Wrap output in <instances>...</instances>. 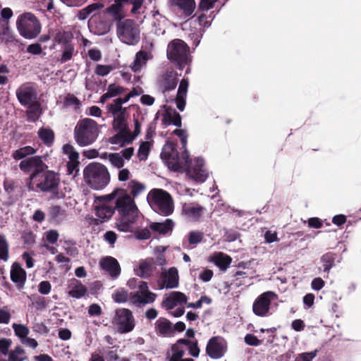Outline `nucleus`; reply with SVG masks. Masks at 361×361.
<instances>
[{
	"label": "nucleus",
	"mask_w": 361,
	"mask_h": 361,
	"mask_svg": "<svg viewBox=\"0 0 361 361\" xmlns=\"http://www.w3.org/2000/svg\"><path fill=\"white\" fill-rule=\"evenodd\" d=\"M112 126L114 130L129 129L126 119V111L114 115Z\"/></svg>",
	"instance_id": "c9c22d12"
},
{
	"label": "nucleus",
	"mask_w": 361,
	"mask_h": 361,
	"mask_svg": "<svg viewBox=\"0 0 361 361\" xmlns=\"http://www.w3.org/2000/svg\"><path fill=\"white\" fill-rule=\"evenodd\" d=\"M152 143L148 141L142 142L137 150V157L140 161H145L150 152Z\"/></svg>",
	"instance_id": "c03bdc74"
},
{
	"label": "nucleus",
	"mask_w": 361,
	"mask_h": 361,
	"mask_svg": "<svg viewBox=\"0 0 361 361\" xmlns=\"http://www.w3.org/2000/svg\"><path fill=\"white\" fill-rule=\"evenodd\" d=\"M204 233L201 231H190L188 235V242L190 245H196L202 241Z\"/></svg>",
	"instance_id": "5fc2aeb1"
},
{
	"label": "nucleus",
	"mask_w": 361,
	"mask_h": 361,
	"mask_svg": "<svg viewBox=\"0 0 361 361\" xmlns=\"http://www.w3.org/2000/svg\"><path fill=\"white\" fill-rule=\"evenodd\" d=\"M150 57L152 56L149 52L144 50L139 51L135 55L133 65L130 66L131 70L134 73L140 71Z\"/></svg>",
	"instance_id": "7c9ffc66"
},
{
	"label": "nucleus",
	"mask_w": 361,
	"mask_h": 361,
	"mask_svg": "<svg viewBox=\"0 0 361 361\" xmlns=\"http://www.w3.org/2000/svg\"><path fill=\"white\" fill-rule=\"evenodd\" d=\"M84 179L87 185L93 190L104 189L110 182L108 169L102 164H89L83 171Z\"/></svg>",
	"instance_id": "f257e3e1"
},
{
	"label": "nucleus",
	"mask_w": 361,
	"mask_h": 361,
	"mask_svg": "<svg viewBox=\"0 0 361 361\" xmlns=\"http://www.w3.org/2000/svg\"><path fill=\"white\" fill-rule=\"evenodd\" d=\"M66 216V210L59 205H52L48 209V216L51 221L59 222Z\"/></svg>",
	"instance_id": "f704fd0d"
},
{
	"label": "nucleus",
	"mask_w": 361,
	"mask_h": 361,
	"mask_svg": "<svg viewBox=\"0 0 361 361\" xmlns=\"http://www.w3.org/2000/svg\"><path fill=\"white\" fill-rule=\"evenodd\" d=\"M152 208L162 216L171 215L173 212V202L171 195L163 189L154 188L147 195Z\"/></svg>",
	"instance_id": "20e7f679"
},
{
	"label": "nucleus",
	"mask_w": 361,
	"mask_h": 361,
	"mask_svg": "<svg viewBox=\"0 0 361 361\" xmlns=\"http://www.w3.org/2000/svg\"><path fill=\"white\" fill-rule=\"evenodd\" d=\"M4 188L6 192L9 195L12 196L13 192L17 188V184L14 180H6L4 183Z\"/></svg>",
	"instance_id": "680f3d73"
},
{
	"label": "nucleus",
	"mask_w": 361,
	"mask_h": 361,
	"mask_svg": "<svg viewBox=\"0 0 361 361\" xmlns=\"http://www.w3.org/2000/svg\"><path fill=\"white\" fill-rule=\"evenodd\" d=\"M212 261L221 269L225 271L230 266L232 259L223 252H217L212 257Z\"/></svg>",
	"instance_id": "2f4dec72"
},
{
	"label": "nucleus",
	"mask_w": 361,
	"mask_h": 361,
	"mask_svg": "<svg viewBox=\"0 0 361 361\" xmlns=\"http://www.w3.org/2000/svg\"><path fill=\"white\" fill-rule=\"evenodd\" d=\"M110 24L101 12L94 13L89 21V27L97 35L106 34L110 30Z\"/></svg>",
	"instance_id": "6ab92c4d"
},
{
	"label": "nucleus",
	"mask_w": 361,
	"mask_h": 361,
	"mask_svg": "<svg viewBox=\"0 0 361 361\" xmlns=\"http://www.w3.org/2000/svg\"><path fill=\"white\" fill-rule=\"evenodd\" d=\"M73 36L71 33L63 31L58 32L54 38V42L61 44L62 47L72 44Z\"/></svg>",
	"instance_id": "79ce46f5"
},
{
	"label": "nucleus",
	"mask_w": 361,
	"mask_h": 361,
	"mask_svg": "<svg viewBox=\"0 0 361 361\" xmlns=\"http://www.w3.org/2000/svg\"><path fill=\"white\" fill-rule=\"evenodd\" d=\"M152 263L147 261L140 264L139 269L141 272V277L147 278L152 274Z\"/></svg>",
	"instance_id": "864d4df0"
},
{
	"label": "nucleus",
	"mask_w": 361,
	"mask_h": 361,
	"mask_svg": "<svg viewBox=\"0 0 361 361\" xmlns=\"http://www.w3.org/2000/svg\"><path fill=\"white\" fill-rule=\"evenodd\" d=\"M16 97L19 103L24 106H39L37 101V92L35 87L30 83L21 85L16 92Z\"/></svg>",
	"instance_id": "4468645a"
},
{
	"label": "nucleus",
	"mask_w": 361,
	"mask_h": 361,
	"mask_svg": "<svg viewBox=\"0 0 361 361\" xmlns=\"http://www.w3.org/2000/svg\"><path fill=\"white\" fill-rule=\"evenodd\" d=\"M336 254L332 252H328L321 257V262L324 267V271L329 273L330 269L335 265Z\"/></svg>",
	"instance_id": "ea45409f"
},
{
	"label": "nucleus",
	"mask_w": 361,
	"mask_h": 361,
	"mask_svg": "<svg viewBox=\"0 0 361 361\" xmlns=\"http://www.w3.org/2000/svg\"><path fill=\"white\" fill-rule=\"evenodd\" d=\"M130 293L124 288H119L116 289L112 294L111 298L116 303H125L128 302L130 303Z\"/></svg>",
	"instance_id": "4c0bfd02"
},
{
	"label": "nucleus",
	"mask_w": 361,
	"mask_h": 361,
	"mask_svg": "<svg viewBox=\"0 0 361 361\" xmlns=\"http://www.w3.org/2000/svg\"><path fill=\"white\" fill-rule=\"evenodd\" d=\"M204 210L205 209L198 203H185L183 205L182 213L194 221H198L202 216Z\"/></svg>",
	"instance_id": "393cba45"
},
{
	"label": "nucleus",
	"mask_w": 361,
	"mask_h": 361,
	"mask_svg": "<svg viewBox=\"0 0 361 361\" xmlns=\"http://www.w3.org/2000/svg\"><path fill=\"white\" fill-rule=\"evenodd\" d=\"M98 123L92 118L80 119L74 128V138L80 147L94 143L99 134Z\"/></svg>",
	"instance_id": "f03ea898"
},
{
	"label": "nucleus",
	"mask_w": 361,
	"mask_h": 361,
	"mask_svg": "<svg viewBox=\"0 0 361 361\" xmlns=\"http://www.w3.org/2000/svg\"><path fill=\"white\" fill-rule=\"evenodd\" d=\"M128 285L130 288L137 287L136 290L130 292V305L142 308L155 301L157 294L149 290L147 282L133 279L128 281Z\"/></svg>",
	"instance_id": "7ed1b4c3"
},
{
	"label": "nucleus",
	"mask_w": 361,
	"mask_h": 361,
	"mask_svg": "<svg viewBox=\"0 0 361 361\" xmlns=\"http://www.w3.org/2000/svg\"><path fill=\"white\" fill-rule=\"evenodd\" d=\"M51 285L48 281H42L38 285V291L42 295H47L50 293Z\"/></svg>",
	"instance_id": "774afa93"
},
{
	"label": "nucleus",
	"mask_w": 361,
	"mask_h": 361,
	"mask_svg": "<svg viewBox=\"0 0 361 361\" xmlns=\"http://www.w3.org/2000/svg\"><path fill=\"white\" fill-rule=\"evenodd\" d=\"M46 241L49 243L55 244L59 237V234L56 230H49L44 233Z\"/></svg>",
	"instance_id": "bf43d9fd"
},
{
	"label": "nucleus",
	"mask_w": 361,
	"mask_h": 361,
	"mask_svg": "<svg viewBox=\"0 0 361 361\" xmlns=\"http://www.w3.org/2000/svg\"><path fill=\"white\" fill-rule=\"evenodd\" d=\"M38 136L47 146H51L54 140V133L50 128H41L38 130Z\"/></svg>",
	"instance_id": "58836bf2"
},
{
	"label": "nucleus",
	"mask_w": 361,
	"mask_h": 361,
	"mask_svg": "<svg viewBox=\"0 0 361 361\" xmlns=\"http://www.w3.org/2000/svg\"><path fill=\"white\" fill-rule=\"evenodd\" d=\"M188 298L182 292L173 291L169 296L165 298L161 305L167 310H172L176 306L182 304H187Z\"/></svg>",
	"instance_id": "b1692460"
},
{
	"label": "nucleus",
	"mask_w": 361,
	"mask_h": 361,
	"mask_svg": "<svg viewBox=\"0 0 361 361\" xmlns=\"http://www.w3.org/2000/svg\"><path fill=\"white\" fill-rule=\"evenodd\" d=\"M318 350H314V351L309 353H303L299 354L295 361H312L317 355Z\"/></svg>",
	"instance_id": "6e6d98bb"
},
{
	"label": "nucleus",
	"mask_w": 361,
	"mask_h": 361,
	"mask_svg": "<svg viewBox=\"0 0 361 361\" xmlns=\"http://www.w3.org/2000/svg\"><path fill=\"white\" fill-rule=\"evenodd\" d=\"M227 350V343L225 339L220 336H213L207 342L206 354L212 359L222 357Z\"/></svg>",
	"instance_id": "dca6fc26"
},
{
	"label": "nucleus",
	"mask_w": 361,
	"mask_h": 361,
	"mask_svg": "<svg viewBox=\"0 0 361 361\" xmlns=\"http://www.w3.org/2000/svg\"><path fill=\"white\" fill-rule=\"evenodd\" d=\"M102 15L110 23L123 22L127 16V12L124 6L114 0V3L106 8L102 12Z\"/></svg>",
	"instance_id": "f3484780"
},
{
	"label": "nucleus",
	"mask_w": 361,
	"mask_h": 361,
	"mask_svg": "<svg viewBox=\"0 0 361 361\" xmlns=\"http://www.w3.org/2000/svg\"><path fill=\"white\" fill-rule=\"evenodd\" d=\"M155 331L157 334L164 336L173 335L172 323L164 317L159 318L155 322Z\"/></svg>",
	"instance_id": "c85d7f7f"
},
{
	"label": "nucleus",
	"mask_w": 361,
	"mask_h": 361,
	"mask_svg": "<svg viewBox=\"0 0 361 361\" xmlns=\"http://www.w3.org/2000/svg\"><path fill=\"white\" fill-rule=\"evenodd\" d=\"M37 149L31 146H25L13 151L11 157L15 160H23L28 158L29 156L35 154L37 152Z\"/></svg>",
	"instance_id": "473e14b6"
},
{
	"label": "nucleus",
	"mask_w": 361,
	"mask_h": 361,
	"mask_svg": "<svg viewBox=\"0 0 361 361\" xmlns=\"http://www.w3.org/2000/svg\"><path fill=\"white\" fill-rule=\"evenodd\" d=\"M12 328L15 332V334L20 338L21 341L25 338L29 334V329L23 324H13Z\"/></svg>",
	"instance_id": "de8ad7c7"
},
{
	"label": "nucleus",
	"mask_w": 361,
	"mask_h": 361,
	"mask_svg": "<svg viewBox=\"0 0 361 361\" xmlns=\"http://www.w3.org/2000/svg\"><path fill=\"white\" fill-rule=\"evenodd\" d=\"M27 107L28 109L26 111L27 121L35 122L39 117L40 106L37 107L35 106Z\"/></svg>",
	"instance_id": "603ef678"
},
{
	"label": "nucleus",
	"mask_w": 361,
	"mask_h": 361,
	"mask_svg": "<svg viewBox=\"0 0 361 361\" xmlns=\"http://www.w3.org/2000/svg\"><path fill=\"white\" fill-rule=\"evenodd\" d=\"M168 5L170 11L183 20L190 19L196 8L195 0H169Z\"/></svg>",
	"instance_id": "ddd939ff"
},
{
	"label": "nucleus",
	"mask_w": 361,
	"mask_h": 361,
	"mask_svg": "<svg viewBox=\"0 0 361 361\" xmlns=\"http://www.w3.org/2000/svg\"><path fill=\"white\" fill-rule=\"evenodd\" d=\"M9 245L4 235H0V259L6 262L9 257Z\"/></svg>",
	"instance_id": "49530a36"
},
{
	"label": "nucleus",
	"mask_w": 361,
	"mask_h": 361,
	"mask_svg": "<svg viewBox=\"0 0 361 361\" xmlns=\"http://www.w3.org/2000/svg\"><path fill=\"white\" fill-rule=\"evenodd\" d=\"M112 324L120 334L131 332L135 326V319L133 312L128 308H118L115 310Z\"/></svg>",
	"instance_id": "1a4fd4ad"
},
{
	"label": "nucleus",
	"mask_w": 361,
	"mask_h": 361,
	"mask_svg": "<svg viewBox=\"0 0 361 361\" xmlns=\"http://www.w3.org/2000/svg\"><path fill=\"white\" fill-rule=\"evenodd\" d=\"M116 34L120 40L128 45H135L140 39V31L136 22L130 18L116 24Z\"/></svg>",
	"instance_id": "0eeeda50"
},
{
	"label": "nucleus",
	"mask_w": 361,
	"mask_h": 361,
	"mask_svg": "<svg viewBox=\"0 0 361 361\" xmlns=\"http://www.w3.org/2000/svg\"><path fill=\"white\" fill-rule=\"evenodd\" d=\"M99 266L112 279H117L121 274V266L118 260L113 257L107 256L102 258L100 260Z\"/></svg>",
	"instance_id": "4be33fe9"
},
{
	"label": "nucleus",
	"mask_w": 361,
	"mask_h": 361,
	"mask_svg": "<svg viewBox=\"0 0 361 361\" xmlns=\"http://www.w3.org/2000/svg\"><path fill=\"white\" fill-rule=\"evenodd\" d=\"M178 271L176 267H171L161 274L159 286L161 288H175L178 286Z\"/></svg>",
	"instance_id": "5701e85b"
},
{
	"label": "nucleus",
	"mask_w": 361,
	"mask_h": 361,
	"mask_svg": "<svg viewBox=\"0 0 361 361\" xmlns=\"http://www.w3.org/2000/svg\"><path fill=\"white\" fill-rule=\"evenodd\" d=\"M188 350L189 354L197 357L200 355V349L198 346L197 340L190 341L186 338H180L171 346V351H178L181 350L185 355V350Z\"/></svg>",
	"instance_id": "aec40b11"
},
{
	"label": "nucleus",
	"mask_w": 361,
	"mask_h": 361,
	"mask_svg": "<svg viewBox=\"0 0 361 361\" xmlns=\"http://www.w3.org/2000/svg\"><path fill=\"white\" fill-rule=\"evenodd\" d=\"M0 35L6 42H13L15 37L10 29L9 24L1 23L0 25Z\"/></svg>",
	"instance_id": "a18cd8bd"
},
{
	"label": "nucleus",
	"mask_w": 361,
	"mask_h": 361,
	"mask_svg": "<svg viewBox=\"0 0 361 361\" xmlns=\"http://www.w3.org/2000/svg\"><path fill=\"white\" fill-rule=\"evenodd\" d=\"M174 226L173 221L167 219L165 221L159 223V222H153L149 224V228L154 231V233H157L160 235H165L169 232H171Z\"/></svg>",
	"instance_id": "c756f323"
},
{
	"label": "nucleus",
	"mask_w": 361,
	"mask_h": 361,
	"mask_svg": "<svg viewBox=\"0 0 361 361\" xmlns=\"http://www.w3.org/2000/svg\"><path fill=\"white\" fill-rule=\"evenodd\" d=\"M10 278L18 290L21 291L25 288L27 274L20 263H13L10 271Z\"/></svg>",
	"instance_id": "412c9836"
},
{
	"label": "nucleus",
	"mask_w": 361,
	"mask_h": 361,
	"mask_svg": "<svg viewBox=\"0 0 361 361\" xmlns=\"http://www.w3.org/2000/svg\"><path fill=\"white\" fill-rule=\"evenodd\" d=\"M13 11L10 8H4L1 11V20L0 24L6 23L9 24V19L13 16Z\"/></svg>",
	"instance_id": "69168bd1"
},
{
	"label": "nucleus",
	"mask_w": 361,
	"mask_h": 361,
	"mask_svg": "<svg viewBox=\"0 0 361 361\" xmlns=\"http://www.w3.org/2000/svg\"><path fill=\"white\" fill-rule=\"evenodd\" d=\"M178 79L176 74L173 71H166L159 81V87L162 92H169L174 90L178 84Z\"/></svg>",
	"instance_id": "bb28decb"
},
{
	"label": "nucleus",
	"mask_w": 361,
	"mask_h": 361,
	"mask_svg": "<svg viewBox=\"0 0 361 361\" xmlns=\"http://www.w3.org/2000/svg\"><path fill=\"white\" fill-rule=\"evenodd\" d=\"M184 356L181 350L178 351H171V355L169 357V361H194L192 358L183 359Z\"/></svg>",
	"instance_id": "338daca9"
},
{
	"label": "nucleus",
	"mask_w": 361,
	"mask_h": 361,
	"mask_svg": "<svg viewBox=\"0 0 361 361\" xmlns=\"http://www.w3.org/2000/svg\"><path fill=\"white\" fill-rule=\"evenodd\" d=\"M32 181L37 190L50 193L55 197L59 195L60 175L58 173L47 169L40 172Z\"/></svg>",
	"instance_id": "423d86ee"
},
{
	"label": "nucleus",
	"mask_w": 361,
	"mask_h": 361,
	"mask_svg": "<svg viewBox=\"0 0 361 361\" xmlns=\"http://www.w3.org/2000/svg\"><path fill=\"white\" fill-rule=\"evenodd\" d=\"M125 90L126 89L121 86L116 85L115 84H111L109 85L107 91L111 97H114L123 93Z\"/></svg>",
	"instance_id": "052dcab7"
},
{
	"label": "nucleus",
	"mask_w": 361,
	"mask_h": 361,
	"mask_svg": "<svg viewBox=\"0 0 361 361\" xmlns=\"http://www.w3.org/2000/svg\"><path fill=\"white\" fill-rule=\"evenodd\" d=\"M121 100L116 99L113 104L107 106L108 111L114 115L118 114L121 112L126 111V108H123L121 104Z\"/></svg>",
	"instance_id": "09e8293b"
},
{
	"label": "nucleus",
	"mask_w": 361,
	"mask_h": 361,
	"mask_svg": "<svg viewBox=\"0 0 361 361\" xmlns=\"http://www.w3.org/2000/svg\"><path fill=\"white\" fill-rule=\"evenodd\" d=\"M112 69L113 68L111 66L98 64L96 66L94 73L99 76H105L107 75Z\"/></svg>",
	"instance_id": "13d9d810"
},
{
	"label": "nucleus",
	"mask_w": 361,
	"mask_h": 361,
	"mask_svg": "<svg viewBox=\"0 0 361 361\" xmlns=\"http://www.w3.org/2000/svg\"><path fill=\"white\" fill-rule=\"evenodd\" d=\"M87 291V288L81 282L78 281L77 284L68 293L69 296L79 299L85 296Z\"/></svg>",
	"instance_id": "37998d69"
},
{
	"label": "nucleus",
	"mask_w": 361,
	"mask_h": 361,
	"mask_svg": "<svg viewBox=\"0 0 361 361\" xmlns=\"http://www.w3.org/2000/svg\"><path fill=\"white\" fill-rule=\"evenodd\" d=\"M277 298L273 291H266L260 294L254 301L252 312L258 317H266L269 314L271 302Z\"/></svg>",
	"instance_id": "2eb2a0df"
},
{
	"label": "nucleus",
	"mask_w": 361,
	"mask_h": 361,
	"mask_svg": "<svg viewBox=\"0 0 361 361\" xmlns=\"http://www.w3.org/2000/svg\"><path fill=\"white\" fill-rule=\"evenodd\" d=\"M145 185L135 180H131L127 188V191H129V195L133 199L137 197L139 195L144 192Z\"/></svg>",
	"instance_id": "e433bc0d"
},
{
	"label": "nucleus",
	"mask_w": 361,
	"mask_h": 361,
	"mask_svg": "<svg viewBox=\"0 0 361 361\" xmlns=\"http://www.w3.org/2000/svg\"><path fill=\"white\" fill-rule=\"evenodd\" d=\"M63 104L66 106H75L79 107L80 101L73 94H68L65 99Z\"/></svg>",
	"instance_id": "4d7b16f0"
},
{
	"label": "nucleus",
	"mask_w": 361,
	"mask_h": 361,
	"mask_svg": "<svg viewBox=\"0 0 361 361\" xmlns=\"http://www.w3.org/2000/svg\"><path fill=\"white\" fill-rule=\"evenodd\" d=\"M109 158L111 164L114 166L121 169L124 166L125 161L120 153H111Z\"/></svg>",
	"instance_id": "8fccbe9b"
},
{
	"label": "nucleus",
	"mask_w": 361,
	"mask_h": 361,
	"mask_svg": "<svg viewBox=\"0 0 361 361\" xmlns=\"http://www.w3.org/2000/svg\"><path fill=\"white\" fill-rule=\"evenodd\" d=\"M62 49L63 53L60 61L61 63H65L71 59L74 52V46L73 44H68L66 47H62Z\"/></svg>",
	"instance_id": "3c124183"
},
{
	"label": "nucleus",
	"mask_w": 361,
	"mask_h": 361,
	"mask_svg": "<svg viewBox=\"0 0 361 361\" xmlns=\"http://www.w3.org/2000/svg\"><path fill=\"white\" fill-rule=\"evenodd\" d=\"M117 133L109 139V142L112 145H118L120 147H125L131 144L134 141V137H131L130 129L117 130Z\"/></svg>",
	"instance_id": "a878e982"
},
{
	"label": "nucleus",
	"mask_w": 361,
	"mask_h": 361,
	"mask_svg": "<svg viewBox=\"0 0 361 361\" xmlns=\"http://www.w3.org/2000/svg\"><path fill=\"white\" fill-rule=\"evenodd\" d=\"M161 158L169 169L176 172L183 169V161H180L176 144L167 142L162 148Z\"/></svg>",
	"instance_id": "9b49d317"
},
{
	"label": "nucleus",
	"mask_w": 361,
	"mask_h": 361,
	"mask_svg": "<svg viewBox=\"0 0 361 361\" xmlns=\"http://www.w3.org/2000/svg\"><path fill=\"white\" fill-rule=\"evenodd\" d=\"M121 195L118 197L114 207L122 218L138 217L139 209L134 200L128 194L126 190H120Z\"/></svg>",
	"instance_id": "9d476101"
},
{
	"label": "nucleus",
	"mask_w": 361,
	"mask_h": 361,
	"mask_svg": "<svg viewBox=\"0 0 361 361\" xmlns=\"http://www.w3.org/2000/svg\"><path fill=\"white\" fill-rule=\"evenodd\" d=\"M186 173L191 178L197 182H204L207 178V174L204 169V161L202 159L196 158L185 166Z\"/></svg>",
	"instance_id": "a211bd4d"
},
{
	"label": "nucleus",
	"mask_w": 361,
	"mask_h": 361,
	"mask_svg": "<svg viewBox=\"0 0 361 361\" xmlns=\"http://www.w3.org/2000/svg\"><path fill=\"white\" fill-rule=\"evenodd\" d=\"M190 48L188 44L180 39L171 41L167 47V57L176 67L183 70L189 63Z\"/></svg>",
	"instance_id": "39448f33"
},
{
	"label": "nucleus",
	"mask_w": 361,
	"mask_h": 361,
	"mask_svg": "<svg viewBox=\"0 0 361 361\" xmlns=\"http://www.w3.org/2000/svg\"><path fill=\"white\" fill-rule=\"evenodd\" d=\"M114 212L115 208L111 206L102 204L95 207L96 216L103 220L109 219L114 214Z\"/></svg>",
	"instance_id": "72a5a7b5"
},
{
	"label": "nucleus",
	"mask_w": 361,
	"mask_h": 361,
	"mask_svg": "<svg viewBox=\"0 0 361 361\" xmlns=\"http://www.w3.org/2000/svg\"><path fill=\"white\" fill-rule=\"evenodd\" d=\"M137 218L138 217H121L118 221L116 227L121 231L128 232L130 231L133 224L136 222Z\"/></svg>",
	"instance_id": "a19ab883"
},
{
	"label": "nucleus",
	"mask_w": 361,
	"mask_h": 361,
	"mask_svg": "<svg viewBox=\"0 0 361 361\" xmlns=\"http://www.w3.org/2000/svg\"><path fill=\"white\" fill-rule=\"evenodd\" d=\"M189 82L188 79H182L180 82L176 97L175 99L176 107L180 111H183L185 106V99L187 97Z\"/></svg>",
	"instance_id": "cd10ccee"
},
{
	"label": "nucleus",
	"mask_w": 361,
	"mask_h": 361,
	"mask_svg": "<svg viewBox=\"0 0 361 361\" xmlns=\"http://www.w3.org/2000/svg\"><path fill=\"white\" fill-rule=\"evenodd\" d=\"M244 341L247 345L251 346H258L262 343V341L256 336L251 334H247L245 336Z\"/></svg>",
	"instance_id": "e2e57ef3"
},
{
	"label": "nucleus",
	"mask_w": 361,
	"mask_h": 361,
	"mask_svg": "<svg viewBox=\"0 0 361 361\" xmlns=\"http://www.w3.org/2000/svg\"><path fill=\"white\" fill-rule=\"evenodd\" d=\"M16 25L21 36L25 39L35 38L41 31V25L35 15L25 13L20 16Z\"/></svg>",
	"instance_id": "6e6552de"
},
{
	"label": "nucleus",
	"mask_w": 361,
	"mask_h": 361,
	"mask_svg": "<svg viewBox=\"0 0 361 361\" xmlns=\"http://www.w3.org/2000/svg\"><path fill=\"white\" fill-rule=\"evenodd\" d=\"M12 344V341L9 338L0 339V353L4 355L8 354V349Z\"/></svg>",
	"instance_id": "0e129e2a"
},
{
	"label": "nucleus",
	"mask_w": 361,
	"mask_h": 361,
	"mask_svg": "<svg viewBox=\"0 0 361 361\" xmlns=\"http://www.w3.org/2000/svg\"><path fill=\"white\" fill-rule=\"evenodd\" d=\"M44 158L43 156L39 155L29 157L20 161L19 168L24 173H30V179L32 180L40 172H44L48 169Z\"/></svg>",
	"instance_id": "f8f14e48"
}]
</instances>
